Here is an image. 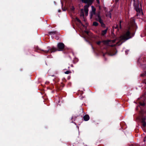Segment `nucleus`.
Instances as JSON below:
<instances>
[{
	"instance_id": "nucleus-13",
	"label": "nucleus",
	"mask_w": 146,
	"mask_h": 146,
	"mask_svg": "<svg viewBox=\"0 0 146 146\" xmlns=\"http://www.w3.org/2000/svg\"><path fill=\"white\" fill-rule=\"evenodd\" d=\"M93 25L95 26H97L98 25V23L96 22H94L93 23Z\"/></svg>"
},
{
	"instance_id": "nucleus-14",
	"label": "nucleus",
	"mask_w": 146,
	"mask_h": 146,
	"mask_svg": "<svg viewBox=\"0 0 146 146\" xmlns=\"http://www.w3.org/2000/svg\"><path fill=\"white\" fill-rule=\"evenodd\" d=\"M142 123L144 127H145L146 126V123L144 121H142Z\"/></svg>"
},
{
	"instance_id": "nucleus-25",
	"label": "nucleus",
	"mask_w": 146,
	"mask_h": 146,
	"mask_svg": "<svg viewBox=\"0 0 146 146\" xmlns=\"http://www.w3.org/2000/svg\"><path fill=\"white\" fill-rule=\"evenodd\" d=\"M117 44L118 42H116Z\"/></svg>"
},
{
	"instance_id": "nucleus-19",
	"label": "nucleus",
	"mask_w": 146,
	"mask_h": 146,
	"mask_svg": "<svg viewBox=\"0 0 146 146\" xmlns=\"http://www.w3.org/2000/svg\"><path fill=\"white\" fill-rule=\"evenodd\" d=\"M121 21H120V29L121 28Z\"/></svg>"
},
{
	"instance_id": "nucleus-10",
	"label": "nucleus",
	"mask_w": 146,
	"mask_h": 146,
	"mask_svg": "<svg viewBox=\"0 0 146 146\" xmlns=\"http://www.w3.org/2000/svg\"><path fill=\"white\" fill-rule=\"evenodd\" d=\"M78 117V115H73L72 117V120L75 121L76 120V118Z\"/></svg>"
},
{
	"instance_id": "nucleus-24",
	"label": "nucleus",
	"mask_w": 146,
	"mask_h": 146,
	"mask_svg": "<svg viewBox=\"0 0 146 146\" xmlns=\"http://www.w3.org/2000/svg\"><path fill=\"white\" fill-rule=\"evenodd\" d=\"M42 50V51H44V50ZM44 51H45V50H44V53H45V52H44Z\"/></svg>"
},
{
	"instance_id": "nucleus-1",
	"label": "nucleus",
	"mask_w": 146,
	"mask_h": 146,
	"mask_svg": "<svg viewBox=\"0 0 146 146\" xmlns=\"http://www.w3.org/2000/svg\"><path fill=\"white\" fill-rule=\"evenodd\" d=\"M131 38V37L130 36V33L129 31H127L125 32H124L123 35L118 38V39L116 38L112 40H104L102 42L99 41L98 42H97V44L98 45H100L101 42H102L104 45L113 46L115 45L116 44H113L117 40L119 41L122 40L125 41Z\"/></svg>"
},
{
	"instance_id": "nucleus-17",
	"label": "nucleus",
	"mask_w": 146,
	"mask_h": 146,
	"mask_svg": "<svg viewBox=\"0 0 146 146\" xmlns=\"http://www.w3.org/2000/svg\"><path fill=\"white\" fill-rule=\"evenodd\" d=\"M140 105L142 106H144L145 105V104L143 103H140Z\"/></svg>"
},
{
	"instance_id": "nucleus-21",
	"label": "nucleus",
	"mask_w": 146,
	"mask_h": 146,
	"mask_svg": "<svg viewBox=\"0 0 146 146\" xmlns=\"http://www.w3.org/2000/svg\"><path fill=\"white\" fill-rule=\"evenodd\" d=\"M146 140V137H145L144 138V140H143V141H144V142H145V141Z\"/></svg>"
},
{
	"instance_id": "nucleus-23",
	"label": "nucleus",
	"mask_w": 146,
	"mask_h": 146,
	"mask_svg": "<svg viewBox=\"0 0 146 146\" xmlns=\"http://www.w3.org/2000/svg\"><path fill=\"white\" fill-rule=\"evenodd\" d=\"M42 50V51H44V50ZM44 51H45V50H44V53H45V52H44Z\"/></svg>"
},
{
	"instance_id": "nucleus-22",
	"label": "nucleus",
	"mask_w": 146,
	"mask_h": 146,
	"mask_svg": "<svg viewBox=\"0 0 146 146\" xmlns=\"http://www.w3.org/2000/svg\"><path fill=\"white\" fill-rule=\"evenodd\" d=\"M71 67H73V65L72 64H71Z\"/></svg>"
},
{
	"instance_id": "nucleus-16",
	"label": "nucleus",
	"mask_w": 146,
	"mask_h": 146,
	"mask_svg": "<svg viewBox=\"0 0 146 146\" xmlns=\"http://www.w3.org/2000/svg\"><path fill=\"white\" fill-rule=\"evenodd\" d=\"M141 76H146V72H145L144 73L141 74Z\"/></svg>"
},
{
	"instance_id": "nucleus-4",
	"label": "nucleus",
	"mask_w": 146,
	"mask_h": 146,
	"mask_svg": "<svg viewBox=\"0 0 146 146\" xmlns=\"http://www.w3.org/2000/svg\"><path fill=\"white\" fill-rule=\"evenodd\" d=\"M65 45L64 44L60 42L57 45V48L58 49V51H62L64 49Z\"/></svg>"
},
{
	"instance_id": "nucleus-9",
	"label": "nucleus",
	"mask_w": 146,
	"mask_h": 146,
	"mask_svg": "<svg viewBox=\"0 0 146 146\" xmlns=\"http://www.w3.org/2000/svg\"><path fill=\"white\" fill-rule=\"evenodd\" d=\"M49 34L51 35H56L57 34H58V33L57 32L55 31L50 32L49 33Z\"/></svg>"
},
{
	"instance_id": "nucleus-3",
	"label": "nucleus",
	"mask_w": 146,
	"mask_h": 146,
	"mask_svg": "<svg viewBox=\"0 0 146 146\" xmlns=\"http://www.w3.org/2000/svg\"><path fill=\"white\" fill-rule=\"evenodd\" d=\"M96 20L100 22L102 27H105V25L103 23V21L101 19V17L100 15V13H99L97 15V17L96 18Z\"/></svg>"
},
{
	"instance_id": "nucleus-20",
	"label": "nucleus",
	"mask_w": 146,
	"mask_h": 146,
	"mask_svg": "<svg viewBox=\"0 0 146 146\" xmlns=\"http://www.w3.org/2000/svg\"><path fill=\"white\" fill-rule=\"evenodd\" d=\"M96 1L98 3V4H99L100 3V1H99V0H96Z\"/></svg>"
},
{
	"instance_id": "nucleus-2",
	"label": "nucleus",
	"mask_w": 146,
	"mask_h": 146,
	"mask_svg": "<svg viewBox=\"0 0 146 146\" xmlns=\"http://www.w3.org/2000/svg\"><path fill=\"white\" fill-rule=\"evenodd\" d=\"M82 1L83 2L88 4V5H86L85 6L84 8L86 15L87 16L88 14V7L92 3L94 0H82Z\"/></svg>"
},
{
	"instance_id": "nucleus-18",
	"label": "nucleus",
	"mask_w": 146,
	"mask_h": 146,
	"mask_svg": "<svg viewBox=\"0 0 146 146\" xmlns=\"http://www.w3.org/2000/svg\"><path fill=\"white\" fill-rule=\"evenodd\" d=\"M76 19L78 21V22H79V23L81 22L80 21L78 18H76Z\"/></svg>"
},
{
	"instance_id": "nucleus-11",
	"label": "nucleus",
	"mask_w": 146,
	"mask_h": 146,
	"mask_svg": "<svg viewBox=\"0 0 146 146\" xmlns=\"http://www.w3.org/2000/svg\"><path fill=\"white\" fill-rule=\"evenodd\" d=\"M136 11L137 12H139V13L141 12H142L140 8H137L136 9Z\"/></svg>"
},
{
	"instance_id": "nucleus-7",
	"label": "nucleus",
	"mask_w": 146,
	"mask_h": 146,
	"mask_svg": "<svg viewBox=\"0 0 146 146\" xmlns=\"http://www.w3.org/2000/svg\"><path fill=\"white\" fill-rule=\"evenodd\" d=\"M84 119L85 121H87L89 120L90 117L88 115H86L84 116Z\"/></svg>"
},
{
	"instance_id": "nucleus-8",
	"label": "nucleus",
	"mask_w": 146,
	"mask_h": 146,
	"mask_svg": "<svg viewBox=\"0 0 146 146\" xmlns=\"http://www.w3.org/2000/svg\"><path fill=\"white\" fill-rule=\"evenodd\" d=\"M108 29V28L106 27V30L102 31L101 33L102 35L103 36H104L105 34H106L107 32V31Z\"/></svg>"
},
{
	"instance_id": "nucleus-15",
	"label": "nucleus",
	"mask_w": 146,
	"mask_h": 146,
	"mask_svg": "<svg viewBox=\"0 0 146 146\" xmlns=\"http://www.w3.org/2000/svg\"><path fill=\"white\" fill-rule=\"evenodd\" d=\"M65 73L66 74H68L70 73H71V72L70 71H67L66 72H65Z\"/></svg>"
},
{
	"instance_id": "nucleus-6",
	"label": "nucleus",
	"mask_w": 146,
	"mask_h": 146,
	"mask_svg": "<svg viewBox=\"0 0 146 146\" xmlns=\"http://www.w3.org/2000/svg\"><path fill=\"white\" fill-rule=\"evenodd\" d=\"M92 12L91 14V18H92L93 14H95V13L96 9L95 8L92 6Z\"/></svg>"
},
{
	"instance_id": "nucleus-5",
	"label": "nucleus",
	"mask_w": 146,
	"mask_h": 146,
	"mask_svg": "<svg viewBox=\"0 0 146 146\" xmlns=\"http://www.w3.org/2000/svg\"><path fill=\"white\" fill-rule=\"evenodd\" d=\"M58 51V49H57L56 48L53 47L50 49L48 47H47V50H45L44 52L45 53H47L48 52H52Z\"/></svg>"
},
{
	"instance_id": "nucleus-12",
	"label": "nucleus",
	"mask_w": 146,
	"mask_h": 146,
	"mask_svg": "<svg viewBox=\"0 0 146 146\" xmlns=\"http://www.w3.org/2000/svg\"><path fill=\"white\" fill-rule=\"evenodd\" d=\"M83 9H81V13L80 14V16L82 17H84V14L83 13Z\"/></svg>"
}]
</instances>
